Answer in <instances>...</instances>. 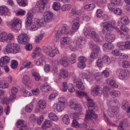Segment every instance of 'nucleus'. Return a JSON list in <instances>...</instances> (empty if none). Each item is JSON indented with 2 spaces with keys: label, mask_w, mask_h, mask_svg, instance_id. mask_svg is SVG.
Wrapping results in <instances>:
<instances>
[{
  "label": "nucleus",
  "mask_w": 130,
  "mask_h": 130,
  "mask_svg": "<svg viewBox=\"0 0 130 130\" xmlns=\"http://www.w3.org/2000/svg\"><path fill=\"white\" fill-rule=\"evenodd\" d=\"M44 18L40 19H35L31 26L33 30H35L53 18V14L50 11H46L43 14Z\"/></svg>",
  "instance_id": "1"
},
{
  "label": "nucleus",
  "mask_w": 130,
  "mask_h": 130,
  "mask_svg": "<svg viewBox=\"0 0 130 130\" xmlns=\"http://www.w3.org/2000/svg\"><path fill=\"white\" fill-rule=\"evenodd\" d=\"M102 30L103 34L105 36V39L106 41L110 43L113 41L115 40V36L113 35L110 34V32L114 28L111 22L105 23L103 25Z\"/></svg>",
  "instance_id": "2"
},
{
  "label": "nucleus",
  "mask_w": 130,
  "mask_h": 130,
  "mask_svg": "<svg viewBox=\"0 0 130 130\" xmlns=\"http://www.w3.org/2000/svg\"><path fill=\"white\" fill-rule=\"evenodd\" d=\"M88 110H87L86 119L87 120L94 119L95 120L97 118V115L94 113V110L95 109L96 106L93 101L90 99L87 98Z\"/></svg>",
  "instance_id": "3"
},
{
  "label": "nucleus",
  "mask_w": 130,
  "mask_h": 130,
  "mask_svg": "<svg viewBox=\"0 0 130 130\" xmlns=\"http://www.w3.org/2000/svg\"><path fill=\"white\" fill-rule=\"evenodd\" d=\"M69 106L75 111V112L73 115V118L77 119H78L79 115L82 114V109L81 105L77 103L71 102H70Z\"/></svg>",
  "instance_id": "4"
},
{
  "label": "nucleus",
  "mask_w": 130,
  "mask_h": 130,
  "mask_svg": "<svg viewBox=\"0 0 130 130\" xmlns=\"http://www.w3.org/2000/svg\"><path fill=\"white\" fill-rule=\"evenodd\" d=\"M6 49L8 53L15 54L19 51L20 46L18 44L16 43H11L7 45Z\"/></svg>",
  "instance_id": "5"
},
{
  "label": "nucleus",
  "mask_w": 130,
  "mask_h": 130,
  "mask_svg": "<svg viewBox=\"0 0 130 130\" xmlns=\"http://www.w3.org/2000/svg\"><path fill=\"white\" fill-rule=\"evenodd\" d=\"M13 36L11 33L9 34L8 36L6 33L3 32L0 34V41H6L7 43L10 42L12 40Z\"/></svg>",
  "instance_id": "6"
},
{
  "label": "nucleus",
  "mask_w": 130,
  "mask_h": 130,
  "mask_svg": "<svg viewBox=\"0 0 130 130\" xmlns=\"http://www.w3.org/2000/svg\"><path fill=\"white\" fill-rule=\"evenodd\" d=\"M73 43L71 38L68 37H64L60 40V46L62 48L64 47L65 44L72 45Z\"/></svg>",
  "instance_id": "7"
},
{
  "label": "nucleus",
  "mask_w": 130,
  "mask_h": 130,
  "mask_svg": "<svg viewBox=\"0 0 130 130\" xmlns=\"http://www.w3.org/2000/svg\"><path fill=\"white\" fill-rule=\"evenodd\" d=\"M28 40V37L25 33H22L18 36V41L20 44H26Z\"/></svg>",
  "instance_id": "8"
},
{
  "label": "nucleus",
  "mask_w": 130,
  "mask_h": 130,
  "mask_svg": "<svg viewBox=\"0 0 130 130\" xmlns=\"http://www.w3.org/2000/svg\"><path fill=\"white\" fill-rule=\"evenodd\" d=\"M69 27L67 26H63L62 27L61 30H58L55 35V37L57 40L60 38L61 35L67 34Z\"/></svg>",
  "instance_id": "9"
},
{
  "label": "nucleus",
  "mask_w": 130,
  "mask_h": 130,
  "mask_svg": "<svg viewBox=\"0 0 130 130\" xmlns=\"http://www.w3.org/2000/svg\"><path fill=\"white\" fill-rule=\"evenodd\" d=\"M47 2L45 0H40L37 2L36 5V8H38L40 6H42L41 7L42 9H40V8L39 9L41 13H43L45 10L46 7H45V4Z\"/></svg>",
  "instance_id": "10"
},
{
  "label": "nucleus",
  "mask_w": 130,
  "mask_h": 130,
  "mask_svg": "<svg viewBox=\"0 0 130 130\" xmlns=\"http://www.w3.org/2000/svg\"><path fill=\"white\" fill-rule=\"evenodd\" d=\"M20 21L18 19L13 20L11 24V28L13 29L19 30L21 27V23Z\"/></svg>",
  "instance_id": "11"
},
{
  "label": "nucleus",
  "mask_w": 130,
  "mask_h": 130,
  "mask_svg": "<svg viewBox=\"0 0 130 130\" xmlns=\"http://www.w3.org/2000/svg\"><path fill=\"white\" fill-rule=\"evenodd\" d=\"M129 72L127 70H123L120 72L119 77L121 79H126L129 77Z\"/></svg>",
  "instance_id": "12"
},
{
  "label": "nucleus",
  "mask_w": 130,
  "mask_h": 130,
  "mask_svg": "<svg viewBox=\"0 0 130 130\" xmlns=\"http://www.w3.org/2000/svg\"><path fill=\"white\" fill-rule=\"evenodd\" d=\"M81 79H78L77 78L75 77L74 80V82L76 83V86L80 90H83L85 87L83 84L81 82Z\"/></svg>",
  "instance_id": "13"
},
{
  "label": "nucleus",
  "mask_w": 130,
  "mask_h": 130,
  "mask_svg": "<svg viewBox=\"0 0 130 130\" xmlns=\"http://www.w3.org/2000/svg\"><path fill=\"white\" fill-rule=\"evenodd\" d=\"M9 58L7 56L2 57L0 59V66L1 67H4L9 62Z\"/></svg>",
  "instance_id": "14"
},
{
  "label": "nucleus",
  "mask_w": 130,
  "mask_h": 130,
  "mask_svg": "<svg viewBox=\"0 0 130 130\" xmlns=\"http://www.w3.org/2000/svg\"><path fill=\"white\" fill-rule=\"evenodd\" d=\"M59 61L61 64L64 67H68L69 66V60L66 56L62 57L59 59Z\"/></svg>",
  "instance_id": "15"
},
{
  "label": "nucleus",
  "mask_w": 130,
  "mask_h": 130,
  "mask_svg": "<svg viewBox=\"0 0 130 130\" xmlns=\"http://www.w3.org/2000/svg\"><path fill=\"white\" fill-rule=\"evenodd\" d=\"M85 43L84 38L80 37L76 41V44L77 46L81 48L84 46Z\"/></svg>",
  "instance_id": "16"
},
{
  "label": "nucleus",
  "mask_w": 130,
  "mask_h": 130,
  "mask_svg": "<svg viewBox=\"0 0 130 130\" xmlns=\"http://www.w3.org/2000/svg\"><path fill=\"white\" fill-rule=\"evenodd\" d=\"M52 125V122L50 120L45 121L42 124V127L43 130H46L47 128L50 127Z\"/></svg>",
  "instance_id": "17"
},
{
  "label": "nucleus",
  "mask_w": 130,
  "mask_h": 130,
  "mask_svg": "<svg viewBox=\"0 0 130 130\" xmlns=\"http://www.w3.org/2000/svg\"><path fill=\"white\" fill-rule=\"evenodd\" d=\"M79 21V19L78 17L74 20V23L72 26V28L73 29L76 30L79 28L80 26Z\"/></svg>",
  "instance_id": "18"
},
{
  "label": "nucleus",
  "mask_w": 130,
  "mask_h": 130,
  "mask_svg": "<svg viewBox=\"0 0 130 130\" xmlns=\"http://www.w3.org/2000/svg\"><path fill=\"white\" fill-rule=\"evenodd\" d=\"M51 88V87L46 83L41 85L40 87V90L44 92H48Z\"/></svg>",
  "instance_id": "19"
},
{
  "label": "nucleus",
  "mask_w": 130,
  "mask_h": 130,
  "mask_svg": "<svg viewBox=\"0 0 130 130\" xmlns=\"http://www.w3.org/2000/svg\"><path fill=\"white\" fill-rule=\"evenodd\" d=\"M23 65L24 68H31L34 66V64L30 61L28 60H25L23 63Z\"/></svg>",
  "instance_id": "20"
},
{
  "label": "nucleus",
  "mask_w": 130,
  "mask_h": 130,
  "mask_svg": "<svg viewBox=\"0 0 130 130\" xmlns=\"http://www.w3.org/2000/svg\"><path fill=\"white\" fill-rule=\"evenodd\" d=\"M118 107L116 106H112L111 107V109L110 110V116H113L117 114L119 111Z\"/></svg>",
  "instance_id": "21"
},
{
  "label": "nucleus",
  "mask_w": 130,
  "mask_h": 130,
  "mask_svg": "<svg viewBox=\"0 0 130 130\" xmlns=\"http://www.w3.org/2000/svg\"><path fill=\"white\" fill-rule=\"evenodd\" d=\"M100 87L98 85L94 86L93 89L91 90V94L93 96L97 95L100 90Z\"/></svg>",
  "instance_id": "22"
},
{
  "label": "nucleus",
  "mask_w": 130,
  "mask_h": 130,
  "mask_svg": "<svg viewBox=\"0 0 130 130\" xmlns=\"http://www.w3.org/2000/svg\"><path fill=\"white\" fill-rule=\"evenodd\" d=\"M60 74L61 76L64 78L67 77L68 75V71L64 69H61L60 71Z\"/></svg>",
  "instance_id": "23"
},
{
  "label": "nucleus",
  "mask_w": 130,
  "mask_h": 130,
  "mask_svg": "<svg viewBox=\"0 0 130 130\" xmlns=\"http://www.w3.org/2000/svg\"><path fill=\"white\" fill-rule=\"evenodd\" d=\"M38 104L39 108L41 109L45 108L46 106L45 101L43 100L39 101L38 102Z\"/></svg>",
  "instance_id": "24"
},
{
  "label": "nucleus",
  "mask_w": 130,
  "mask_h": 130,
  "mask_svg": "<svg viewBox=\"0 0 130 130\" xmlns=\"http://www.w3.org/2000/svg\"><path fill=\"white\" fill-rule=\"evenodd\" d=\"M44 56L43 55H41L40 58L36 61V64L38 66L43 65V62L44 61Z\"/></svg>",
  "instance_id": "25"
},
{
  "label": "nucleus",
  "mask_w": 130,
  "mask_h": 130,
  "mask_svg": "<svg viewBox=\"0 0 130 130\" xmlns=\"http://www.w3.org/2000/svg\"><path fill=\"white\" fill-rule=\"evenodd\" d=\"M91 36L92 38L95 41L98 42L99 40V35L96 33L94 31L91 32Z\"/></svg>",
  "instance_id": "26"
},
{
  "label": "nucleus",
  "mask_w": 130,
  "mask_h": 130,
  "mask_svg": "<svg viewBox=\"0 0 130 130\" xmlns=\"http://www.w3.org/2000/svg\"><path fill=\"white\" fill-rule=\"evenodd\" d=\"M8 11V8L5 6H2L0 7V14L2 15H6Z\"/></svg>",
  "instance_id": "27"
},
{
  "label": "nucleus",
  "mask_w": 130,
  "mask_h": 130,
  "mask_svg": "<svg viewBox=\"0 0 130 130\" xmlns=\"http://www.w3.org/2000/svg\"><path fill=\"white\" fill-rule=\"evenodd\" d=\"M64 104L58 103L56 106V109L58 111H62L64 108Z\"/></svg>",
  "instance_id": "28"
},
{
  "label": "nucleus",
  "mask_w": 130,
  "mask_h": 130,
  "mask_svg": "<svg viewBox=\"0 0 130 130\" xmlns=\"http://www.w3.org/2000/svg\"><path fill=\"white\" fill-rule=\"evenodd\" d=\"M121 22L122 25H125L128 24L129 20L127 17L124 16L122 17Z\"/></svg>",
  "instance_id": "29"
},
{
  "label": "nucleus",
  "mask_w": 130,
  "mask_h": 130,
  "mask_svg": "<svg viewBox=\"0 0 130 130\" xmlns=\"http://www.w3.org/2000/svg\"><path fill=\"white\" fill-rule=\"evenodd\" d=\"M91 29L89 27L87 28L84 30V34L86 38H90L91 37Z\"/></svg>",
  "instance_id": "30"
},
{
  "label": "nucleus",
  "mask_w": 130,
  "mask_h": 130,
  "mask_svg": "<svg viewBox=\"0 0 130 130\" xmlns=\"http://www.w3.org/2000/svg\"><path fill=\"white\" fill-rule=\"evenodd\" d=\"M95 7V5L94 3L87 4L84 7V9L86 10H93Z\"/></svg>",
  "instance_id": "31"
},
{
  "label": "nucleus",
  "mask_w": 130,
  "mask_h": 130,
  "mask_svg": "<svg viewBox=\"0 0 130 130\" xmlns=\"http://www.w3.org/2000/svg\"><path fill=\"white\" fill-rule=\"evenodd\" d=\"M49 119L54 121H56L58 120V118L56 115L53 112L50 113L48 115Z\"/></svg>",
  "instance_id": "32"
},
{
  "label": "nucleus",
  "mask_w": 130,
  "mask_h": 130,
  "mask_svg": "<svg viewBox=\"0 0 130 130\" xmlns=\"http://www.w3.org/2000/svg\"><path fill=\"white\" fill-rule=\"evenodd\" d=\"M59 52V51L57 49L55 48L53 50L52 49V51H50L48 55L50 56L53 57L55 56V54H58Z\"/></svg>",
  "instance_id": "33"
},
{
  "label": "nucleus",
  "mask_w": 130,
  "mask_h": 130,
  "mask_svg": "<svg viewBox=\"0 0 130 130\" xmlns=\"http://www.w3.org/2000/svg\"><path fill=\"white\" fill-rule=\"evenodd\" d=\"M8 86V84L6 83L5 80H3L0 81V88L3 89L6 88Z\"/></svg>",
  "instance_id": "34"
},
{
  "label": "nucleus",
  "mask_w": 130,
  "mask_h": 130,
  "mask_svg": "<svg viewBox=\"0 0 130 130\" xmlns=\"http://www.w3.org/2000/svg\"><path fill=\"white\" fill-rule=\"evenodd\" d=\"M62 120L63 123L67 125L70 123V121L69 117L67 115H65L62 118Z\"/></svg>",
  "instance_id": "35"
},
{
  "label": "nucleus",
  "mask_w": 130,
  "mask_h": 130,
  "mask_svg": "<svg viewBox=\"0 0 130 130\" xmlns=\"http://www.w3.org/2000/svg\"><path fill=\"white\" fill-rule=\"evenodd\" d=\"M91 46L92 47L93 52L96 54V55H97V54L98 53L100 50L99 46L93 44L91 45Z\"/></svg>",
  "instance_id": "36"
},
{
  "label": "nucleus",
  "mask_w": 130,
  "mask_h": 130,
  "mask_svg": "<svg viewBox=\"0 0 130 130\" xmlns=\"http://www.w3.org/2000/svg\"><path fill=\"white\" fill-rule=\"evenodd\" d=\"M76 94L78 97H80L85 96L87 98L88 96L87 93L85 91H77L76 92Z\"/></svg>",
  "instance_id": "37"
},
{
  "label": "nucleus",
  "mask_w": 130,
  "mask_h": 130,
  "mask_svg": "<svg viewBox=\"0 0 130 130\" xmlns=\"http://www.w3.org/2000/svg\"><path fill=\"white\" fill-rule=\"evenodd\" d=\"M118 34L120 35L122 38L125 40H128L129 38V36L128 34H124L121 31H119Z\"/></svg>",
  "instance_id": "38"
},
{
  "label": "nucleus",
  "mask_w": 130,
  "mask_h": 130,
  "mask_svg": "<svg viewBox=\"0 0 130 130\" xmlns=\"http://www.w3.org/2000/svg\"><path fill=\"white\" fill-rule=\"evenodd\" d=\"M30 79L29 76L27 75H25L23 76L22 79L23 83L25 85L29 83Z\"/></svg>",
  "instance_id": "39"
},
{
  "label": "nucleus",
  "mask_w": 130,
  "mask_h": 130,
  "mask_svg": "<svg viewBox=\"0 0 130 130\" xmlns=\"http://www.w3.org/2000/svg\"><path fill=\"white\" fill-rule=\"evenodd\" d=\"M18 4L22 7H25L27 5L26 0H17Z\"/></svg>",
  "instance_id": "40"
},
{
  "label": "nucleus",
  "mask_w": 130,
  "mask_h": 130,
  "mask_svg": "<svg viewBox=\"0 0 130 130\" xmlns=\"http://www.w3.org/2000/svg\"><path fill=\"white\" fill-rule=\"evenodd\" d=\"M111 95L114 96L116 97H118L120 96L121 93L120 92L118 91H112L110 93Z\"/></svg>",
  "instance_id": "41"
},
{
  "label": "nucleus",
  "mask_w": 130,
  "mask_h": 130,
  "mask_svg": "<svg viewBox=\"0 0 130 130\" xmlns=\"http://www.w3.org/2000/svg\"><path fill=\"white\" fill-rule=\"evenodd\" d=\"M118 128L119 130H127L126 126L124 122L120 123Z\"/></svg>",
  "instance_id": "42"
},
{
  "label": "nucleus",
  "mask_w": 130,
  "mask_h": 130,
  "mask_svg": "<svg viewBox=\"0 0 130 130\" xmlns=\"http://www.w3.org/2000/svg\"><path fill=\"white\" fill-rule=\"evenodd\" d=\"M60 8L59 3L57 2H54L52 6V8L55 10L57 11Z\"/></svg>",
  "instance_id": "43"
},
{
  "label": "nucleus",
  "mask_w": 130,
  "mask_h": 130,
  "mask_svg": "<svg viewBox=\"0 0 130 130\" xmlns=\"http://www.w3.org/2000/svg\"><path fill=\"white\" fill-rule=\"evenodd\" d=\"M33 106L31 103L28 104L25 107V110L28 112H31Z\"/></svg>",
  "instance_id": "44"
},
{
  "label": "nucleus",
  "mask_w": 130,
  "mask_h": 130,
  "mask_svg": "<svg viewBox=\"0 0 130 130\" xmlns=\"http://www.w3.org/2000/svg\"><path fill=\"white\" fill-rule=\"evenodd\" d=\"M43 50L45 53L48 54L50 51H52V48L50 46H44L43 47Z\"/></svg>",
  "instance_id": "45"
},
{
  "label": "nucleus",
  "mask_w": 130,
  "mask_h": 130,
  "mask_svg": "<svg viewBox=\"0 0 130 130\" xmlns=\"http://www.w3.org/2000/svg\"><path fill=\"white\" fill-rule=\"evenodd\" d=\"M102 59L104 62L105 63H108L110 62L109 58L107 55H105L103 57Z\"/></svg>",
  "instance_id": "46"
},
{
  "label": "nucleus",
  "mask_w": 130,
  "mask_h": 130,
  "mask_svg": "<svg viewBox=\"0 0 130 130\" xmlns=\"http://www.w3.org/2000/svg\"><path fill=\"white\" fill-rule=\"evenodd\" d=\"M128 107V103L126 101L123 102L122 104V108L124 110L126 109Z\"/></svg>",
  "instance_id": "47"
},
{
  "label": "nucleus",
  "mask_w": 130,
  "mask_h": 130,
  "mask_svg": "<svg viewBox=\"0 0 130 130\" xmlns=\"http://www.w3.org/2000/svg\"><path fill=\"white\" fill-rule=\"evenodd\" d=\"M32 75L35 77V79L37 81H38L40 78L39 74L37 72H34L32 73Z\"/></svg>",
  "instance_id": "48"
},
{
  "label": "nucleus",
  "mask_w": 130,
  "mask_h": 130,
  "mask_svg": "<svg viewBox=\"0 0 130 130\" xmlns=\"http://www.w3.org/2000/svg\"><path fill=\"white\" fill-rule=\"evenodd\" d=\"M67 89L69 91L71 92H72L75 91L74 86L73 84H69L68 85Z\"/></svg>",
  "instance_id": "49"
},
{
  "label": "nucleus",
  "mask_w": 130,
  "mask_h": 130,
  "mask_svg": "<svg viewBox=\"0 0 130 130\" xmlns=\"http://www.w3.org/2000/svg\"><path fill=\"white\" fill-rule=\"evenodd\" d=\"M70 62L73 63H75L76 61V55L75 54L73 53L71 54L70 58Z\"/></svg>",
  "instance_id": "50"
},
{
  "label": "nucleus",
  "mask_w": 130,
  "mask_h": 130,
  "mask_svg": "<svg viewBox=\"0 0 130 130\" xmlns=\"http://www.w3.org/2000/svg\"><path fill=\"white\" fill-rule=\"evenodd\" d=\"M12 64L11 65V68L13 69H15L17 67L18 65L17 62L14 60L11 61Z\"/></svg>",
  "instance_id": "51"
},
{
  "label": "nucleus",
  "mask_w": 130,
  "mask_h": 130,
  "mask_svg": "<svg viewBox=\"0 0 130 130\" xmlns=\"http://www.w3.org/2000/svg\"><path fill=\"white\" fill-rule=\"evenodd\" d=\"M103 12L101 9H98L96 11V16L98 18H100L102 16Z\"/></svg>",
  "instance_id": "52"
},
{
  "label": "nucleus",
  "mask_w": 130,
  "mask_h": 130,
  "mask_svg": "<svg viewBox=\"0 0 130 130\" xmlns=\"http://www.w3.org/2000/svg\"><path fill=\"white\" fill-rule=\"evenodd\" d=\"M103 60L101 59H98L96 61V64L99 67L101 68L103 67Z\"/></svg>",
  "instance_id": "53"
},
{
  "label": "nucleus",
  "mask_w": 130,
  "mask_h": 130,
  "mask_svg": "<svg viewBox=\"0 0 130 130\" xmlns=\"http://www.w3.org/2000/svg\"><path fill=\"white\" fill-rule=\"evenodd\" d=\"M122 67L124 68L128 67L129 66V62L127 60H124L122 62Z\"/></svg>",
  "instance_id": "54"
},
{
  "label": "nucleus",
  "mask_w": 130,
  "mask_h": 130,
  "mask_svg": "<svg viewBox=\"0 0 130 130\" xmlns=\"http://www.w3.org/2000/svg\"><path fill=\"white\" fill-rule=\"evenodd\" d=\"M115 4L111 2V3L109 4L108 5V9L110 10L113 11L115 9Z\"/></svg>",
  "instance_id": "55"
},
{
  "label": "nucleus",
  "mask_w": 130,
  "mask_h": 130,
  "mask_svg": "<svg viewBox=\"0 0 130 130\" xmlns=\"http://www.w3.org/2000/svg\"><path fill=\"white\" fill-rule=\"evenodd\" d=\"M115 14L117 15H120L122 13V10L119 8H117L115 9L113 11Z\"/></svg>",
  "instance_id": "56"
},
{
  "label": "nucleus",
  "mask_w": 130,
  "mask_h": 130,
  "mask_svg": "<svg viewBox=\"0 0 130 130\" xmlns=\"http://www.w3.org/2000/svg\"><path fill=\"white\" fill-rule=\"evenodd\" d=\"M70 8V6L68 5H66L62 6L61 7V10L63 11H67Z\"/></svg>",
  "instance_id": "57"
},
{
  "label": "nucleus",
  "mask_w": 130,
  "mask_h": 130,
  "mask_svg": "<svg viewBox=\"0 0 130 130\" xmlns=\"http://www.w3.org/2000/svg\"><path fill=\"white\" fill-rule=\"evenodd\" d=\"M43 38V35L42 34H40L37 36L36 38V39L35 41L37 43H39L40 41Z\"/></svg>",
  "instance_id": "58"
},
{
  "label": "nucleus",
  "mask_w": 130,
  "mask_h": 130,
  "mask_svg": "<svg viewBox=\"0 0 130 130\" xmlns=\"http://www.w3.org/2000/svg\"><path fill=\"white\" fill-rule=\"evenodd\" d=\"M72 125L75 127L78 128L79 126V124L76 120H74L72 121Z\"/></svg>",
  "instance_id": "59"
},
{
  "label": "nucleus",
  "mask_w": 130,
  "mask_h": 130,
  "mask_svg": "<svg viewBox=\"0 0 130 130\" xmlns=\"http://www.w3.org/2000/svg\"><path fill=\"white\" fill-rule=\"evenodd\" d=\"M110 85L112 87L117 88L118 86L115 81L113 80H111L109 82Z\"/></svg>",
  "instance_id": "60"
},
{
  "label": "nucleus",
  "mask_w": 130,
  "mask_h": 130,
  "mask_svg": "<svg viewBox=\"0 0 130 130\" xmlns=\"http://www.w3.org/2000/svg\"><path fill=\"white\" fill-rule=\"evenodd\" d=\"M102 75L106 77H108L109 75V72L106 70H104L102 72Z\"/></svg>",
  "instance_id": "61"
},
{
  "label": "nucleus",
  "mask_w": 130,
  "mask_h": 130,
  "mask_svg": "<svg viewBox=\"0 0 130 130\" xmlns=\"http://www.w3.org/2000/svg\"><path fill=\"white\" fill-rule=\"evenodd\" d=\"M85 62L80 61L78 64V67L80 68H84L86 66Z\"/></svg>",
  "instance_id": "62"
},
{
  "label": "nucleus",
  "mask_w": 130,
  "mask_h": 130,
  "mask_svg": "<svg viewBox=\"0 0 130 130\" xmlns=\"http://www.w3.org/2000/svg\"><path fill=\"white\" fill-rule=\"evenodd\" d=\"M50 66L48 64H46L44 67V70L46 72H49L50 71Z\"/></svg>",
  "instance_id": "63"
},
{
  "label": "nucleus",
  "mask_w": 130,
  "mask_h": 130,
  "mask_svg": "<svg viewBox=\"0 0 130 130\" xmlns=\"http://www.w3.org/2000/svg\"><path fill=\"white\" fill-rule=\"evenodd\" d=\"M32 91L34 95H37L39 94L40 90L39 88H37L35 89L32 90Z\"/></svg>",
  "instance_id": "64"
}]
</instances>
